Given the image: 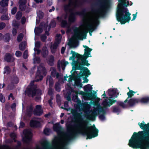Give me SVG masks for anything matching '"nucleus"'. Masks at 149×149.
<instances>
[{"mask_svg":"<svg viewBox=\"0 0 149 149\" xmlns=\"http://www.w3.org/2000/svg\"><path fill=\"white\" fill-rule=\"evenodd\" d=\"M10 69L9 66H6L4 68V73L8 74L10 73Z\"/></svg>","mask_w":149,"mask_h":149,"instance_id":"obj_43","label":"nucleus"},{"mask_svg":"<svg viewBox=\"0 0 149 149\" xmlns=\"http://www.w3.org/2000/svg\"><path fill=\"white\" fill-rule=\"evenodd\" d=\"M14 85L12 83L8 85V89L9 90H12L14 88Z\"/></svg>","mask_w":149,"mask_h":149,"instance_id":"obj_57","label":"nucleus"},{"mask_svg":"<svg viewBox=\"0 0 149 149\" xmlns=\"http://www.w3.org/2000/svg\"><path fill=\"white\" fill-rule=\"evenodd\" d=\"M36 95V96L35 98V100L36 102H38L40 101L41 99V95Z\"/></svg>","mask_w":149,"mask_h":149,"instance_id":"obj_52","label":"nucleus"},{"mask_svg":"<svg viewBox=\"0 0 149 149\" xmlns=\"http://www.w3.org/2000/svg\"><path fill=\"white\" fill-rule=\"evenodd\" d=\"M108 91V94L109 96V98L114 99L117 97L116 95L117 91L116 89H112L111 90L109 89Z\"/></svg>","mask_w":149,"mask_h":149,"instance_id":"obj_15","label":"nucleus"},{"mask_svg":"<svg viewBox=\"0 0 149 149\" xmlns=\"http://www.w3.org/2000/svg\"><path fill=\"white\" fill-rule=\"evenodd\" d=\"M12 58V55L9 53L6 54L4 57V59L7 62H10Z\"/></svg>","mask_w":149,"mask_h":149,"instance_id":"obj_31","label":"nucleus"},{"mask_svg":"<svg viewBox=\"0 0 149 149\" xmlns=\"http://www.w3.org/2000/svg\"><path fill=\"white\" fill-rule=\"evenodd\" d=\"M5 100L4 96L2 93H0V101L2 103H4Z\"/></svg>","mask_w":149,"mask_h":149,"instance_id":"obj_51","label":"nucleus"},{"mask_svg":"<svg viewBox=\"0 0 149 149\" xmlns=\"http://www.w3.org/2000/svg\"><path fill=\"white\" fill-rule=\"evenodd\" d=\"M53 130L54 131L56 132L58 134L60 133L62 128L59 123H56L53 125Z\"/></svg>","mask_w":149,"mask_h":149,"instance_id":"obj_26","label":"nucleus"},{"mask_svg":"<svg viewBox=\"0 0 149 149\" xmlns=\"http://www.w3.org/2000/svg\"><path fill=\"white\" fill-rule=\"evenodd\" d=\"M126 0H118L119 2L118 5L116 12V18L117 21L120 22L121 24H125L128 22L131 19V14L126 7L127 6Z\"/></svg>","mask_w":149,"mask_h":149,"instance_id":"obj_3","label":"nucleus"},{"mask_svg":"<svg viewBox=\"0 0 149 149\" xmlns=\"http://www.w3.org/2000/svg\"><path fill=\"white\" fill-rule=\"evenodd\" d=\"M49 129L48 128L45 129L44 130V133L45 135H48V133L49 132Z\"/></svg>","mask_w":149,"mask_h":149,"instance_id":"obj_63","label":"nucleus"},{"mask_svg":"<svg viewBox=\"0 0 149 149\" xmlns=\"http://www.w3.org/2000/svg\"><path fill=\"white\" fill-rule=\"evenodd\" d=\"M40 62L41 60L39 57H36L34 59V62L35 63H39Z\"/></svg>","mask_w":149,"mask_h":149,"instance_id":"obj_49","label":"nucleus"},{"mask_svg":"<svg viewBox=\"0 0 149 149\" xmlns=\"http://www.w3.org/2000/svg\"><path fill=\"white\" fill-rule=\"evenodd\" d=\"M71 53L72 54V55L74 57V58H77L78 61L79 60V59L82 56V55H81L77 53H76L72 50L71 51Z\"/></svg>","mask_w":149,"mask_h":149,"instance_id":"obj_28","label":"nucleus"},{"mask_svg":"<svg viewBox=\"0 0 149 149\" xmlns=\"http://www.w3.org/2000/svg\"><path fill=\"white\" fill-rule=\"evenodd\" d=\"M43 147L41 149H51L49 146V143L47 141H45L42 143Z\"/></svg>","mask_w":149,"mask_h":149,"instance_id":"obj_33","label":"nucleus"},{"mask_svg":"<svg viewBox=\"0 0 149 149\" xmlns=\"http://www.w3.org/2000/svg\"><path fill=\"white\" fill-rule=\"evenodd\" d=\"M43 111L41 105H36V109L33 111V114L35 116H40L42 115Z\"/></svg>","mask_w":149,"mask_h":149,"instance_id":"obj_13","label":"nucleus"},{"mask_svg":"<svg viewBox=\"0 0 149 149\" xmlns=\"http://www.w3.org/2000/svg\"><path fill=\"white\" fill-rule=\"evenodd\" d=\"M40 46V43L39 41H37L35 43V46L37 48H39Z\"/></svg>","mask_w":149,"mask_h":149,"instance_id":"obj_64","label":"nucleus"},{"mask_svg":"<svg viewBox=\"0 0 149 149\" xmlns=\"http://www.w3.org/2000/svg\"><path fill=\"white\" fill-rule=\"evenodd\" d=\"M22 13L20 11H18L16 15V19L17 20L20 19L22 16Z\"/></svg>","mask_w":149,"mask_h":149,"instance_id":"obj_44","label":"nucleus"},{"mask_svg":"<svg viewBox=\"0 0 149 149\" xmlns=\"http://www.w3.org/2000/svg\"><path fill=\"white\" fill-rule=\"evenodd\" d=\"M57 19L59 22H61V26L62 27L65 28L68 26V24L66 20L62 19L61 17L59 16H58L57 17Z\"/></svg>","mask_w":149,"mask_h":149,"instance_id":"obj_19","label":"nucleus"},{"mask_svg":"<svg viewBox=\"0 0 149 149\" xmlns=\"http://www.w3.org/2000/svg\"><path fill=\"white\" fill-rule=\"evenodd\" d=\"M68 61H64L62 60L60 63V61L59 60L58 61L57 67L59 69H60V64L61 65V66L65 67L66 65L68 64Z\"/></svg>","mask_w":149,"mask_h":149,"instance_id":"obj_27","label":"nucleus"},{"mask_svg":"<svg viewBox=\"0 0 149 149\" xmlns=\"http://www.w3.org/2000/svg\"><path fill=\"white\" fill-rule=\"evenodd\" d=\"M54 88L55 90L57 92L60 91V88L59 86V84L58 83H56L55 84Z\"/></svg>","mask_w":149,"mask_h":149,"instance_id":"obj_45","label":"nucleus"},{"mask_svg":"<svg viewBox=\"0 0 149 149\" xmlns=\"http://www.w3.org/2000/svg\"><path fill=\"white\" fill-rule=\"evenodd\" d=\"M53 94V91L52 88L49 89L48 91V95H52Z\"/></svg>","mask_w":149,"mask_h":149,"instance_id":"obj_59","label":"nucleus"},{"mask_svg":"<svg viewBox=\"0 0 149 149\" xmlns=\"http://www.w3.org/2000/svg\"><path fill=\"white\" fill-rule=\"evenodd\" d=\"M28 51L27 50H26L23 53V57L24 59H26L28 58Z\"/></svg>","mask_w":149,"mask_h":149,"instance_id":"obj_47","label":"nucleus"},{"mask_svg":"<svg viewBox=\"0 0 149 149\" xmlns=\"http://www.w3.org/2000/svg\"><path fill=\"white\" fill-rule=\"evenodd\" d=\"M12 34L13 36H15L17 34V29L15 28H13L12 31Z\"/></svg>","mask_w":149,"mask_h":149,"instance_id":"obj_61","label":"nucleus"},{"mask_svg":"<svg viewBox=\"0 0 149 149\" xmlns=\"http://www.w3.org/2000/svg\"><path fill=\"white\" fill-rule=\"evenodd\" d=\"M26 8V5H19V9L21 11H24L25 10Z\"/></svg>","mask_w":149,"mask_h":149,"instance_id":"obj_46","label":"nucleus"},{"mask_svg":"<svg viewBox=\"0 0 149 149\" xmlns=\"http://www.w3.org/2000/svg\"><path fill=\"white\" fill-rule=\"evenodd\" d=\"M24 37V35L22 33H20L18 34L17 37V40L18 42H21Z\"/></svg>","mask_w":149,"mask_h":149,"instance_id":"obj_39","label":"nucleus"},{"mask_svg":"<svg viewBox=\"0 0 149 149\" xmlns=\"http://www.w3.org/2000/svg\"><path fill=\"white\" fill-rule=\"evenodd\" d=\"M9 0H2L0 1V5L2 7L7 6L8 5Z\"/></svg>","mask_w":149,"mask_h":149,"instance_id":"obj_34","label":"nucleus"},{"mask_svg":"<svg viewBox=\"0 0 149 149\" xmlns=\"http://www.w3.org/2000/svg\"><path fill=\"white\" fill-rule=\"evenodd\" d=\"M26 0H19V5H26Z\"/></svg>","mask_w":149,"mask_h":149,"instance_id":"obj_54","label":"nucleus"},{"mask_svg":"<svg viewBox=\"0 0 149 149\" xmlns=\"http://www.w3.org/2000/svg\"><path fill=\"white\" fill-rule=\"evenodd\" d=\"M99 118L102 120H104L105 119V116L104 114H101L99 116Z\"/></svg>","mask_w":149,"mask_h":149,"instance_id":"obj_60","label":"nucleus"},{"mask_svg":"<svg viewBox=\"0 0 149 149\" xmlns=\"http://www.w3.org/2000/svg\"><path fill=\"white\" fill-rule=\"evenodd\" d=\"M23 133L24 136L22 138L23 141L27 144H29L31 141L33 137V134L29 130H24Z\"/></svg>","mask_w":149,"mask_h":149,"instance_id":"obj_10","label":"nucleus"},{"mask_svg":"<svg viewBox=\"0 0 149 149\" xmlns=\"http://www.w3.org/2000/svg\"><path fill=\"white\" fill-rule=\"evenodd\" d=\"M61 38H56L55 39V41L54 42V43L58 45L61 42Z\"/></svg>","mask_w":149,"mask_h":149,"instance_id":"obj_58","label":"nucleus"},{"mask_svg":"<svg viewBox=\"0 0 149 149\" xmlns=\"http://www.w3.org/2000/svg\"><path fill=\"white\" fill-rule=\"evenodd\" d=\"M15 54L17 57H19L22 56V53L19 51H17L15 52Z\"/></svg>","mask_w":149,"mask_h":149,"instance_id":"obj_55","label":"nucleus"},{"mask_svg":"<svg viewBox=\"0 0 149 149\" xmlns=\"http://www.w3.org/2000/svg\"><path fill=\"white\" fill-rule=\"evenodd\" d=\"M86 26L88 29H89L88 32L90 35L92 36V32L96 29V27L95 26L93 25L92 24H87Z\"/></svg>","mask_w":149,"mask_h":149,"instance_id":"obj_20","label":"nucleus"},{"mask_svg":"<svg viewBox=\"0 0 149 149\" xmlns=\"http://www.w3.org/2000/svg\"><path fill=\"white\" fill-rule=\"evenodd\" d=\"M119 104L120 106L122 107L123 108H125L127 107V105L125 104L123 102H120Z\"/></svg>","mask_w":149,"mask_h":149,"instance_id":"obj_62","label":"nucleus"},{"mask_svg":"<svg viewBox=\"0 0 149 149\" xmlns=\"http://www.w3.org/2000/svg\"><path fill=\"white\" fill-rule=\"evenodd\" d=\"M19 81L18 77L16 76H14L11 79V83L13 84H17Z\"/></svg>","mask_w":149,"mask_h":149,"instance_id":"obj_35","label":"nucleus"},{"mask_svg":"<svg viewBox=\"0 0 149 149\" xmlns=\"http://www.w3.org/2000/svg\"><path fill=\"white\" fill-rule=\"evenodd\" d=\"M47 38V36L45 34L42 35L40 36L41 41L43 42H45Z\"/></svg>","mask_w":149,"mask_h":149,"instance_id":"obj_48","label":"nucleus"},{"mask_svg":"<svg viewBox=\"0 0 149 149\" xmlns=\"http://www.w3.org/2000/svg\"><path fill=\"white\" fill-rule=\"evenodd\" d=\"M136 92L133 91L132 90H130L129 92L127 93V95H128V97L127 99L125 100L124 101V103H126L127 102H128L129 100H130L134 95V94L136 93Z\"/></svg>","mask_w":149,"mask_h":149,"instance_id":"obj_22","label":"nucleus"},{"mask_svg":"<svg viewBox=\"0 0 149 149\" xmlns=\"http://www.w3.org/2000/svg\"><path fill=\"white\" fill-rule=\"evenodd\" d=\"M73 0H69L68 3L65 5L64 9L65 12H69L70 14L68 17L69 21L71 23L74 22L76 20V16L79 15L83 17L82 21L84 24L88 23L89 19L85 17L87 16V11L86 8L83 9L81 11H77L74 13L73 12V10L71 8L73 6Z\"/></svg>","mask_w":149,"mask_h":149,"instance_id":"obj_4","label":"nucleus"},{"mask_svg":"<svg viewBox=\"0 0 149 149\" xmlns=\"http://www.w3.org/2000/svg\"><path fill=\"white\" fill-rule=\"evenodd\" d=\"M47 81H49V84L50 86L52 85L53 83V79L51 76H47Z\"/></svg>","mask_w":149,"mask_h":149,"instance_id":"obj_42","label":"nucleus"},{"mask_svg":"<svg viewBox=\"0 0 149 149\" xmlns=\"http://www.w3.org/2000/svg\"><path fill=\"white\" fill-rule=\"evenodd\" d=\"M106 98H107L109 100V101H108L107 100H105L104 101L103 103V105L104 107L107 106L110 107L113 104L117 102L116 100H114V99H111L110 98L109 99V97H106Z\"/></svg>","mask_w":149,"mask_h":149,"instance_id":"obj_14","label":"nucleus"},{"mask_svg":"<svg viewBox=\"0 0 149 149\" xmlns=\"http://www.w3.org/2000/svg\"><path fill=\"white\" fill-rule=\"evenodd\" d=\"M75 33H77V38L78 39L81 40H82V39L79 38V36L82 35L83 36L84 38H86V33H88V31H85L84 32L82 33H81L79 32V29L78 28L76 27L75 29L74 30Z\"/></svg>","mask_w":149,"mask_h":149,"instance_id":"obj_17","label":"nucleus"},{"mask_svg":"<svg viewBox=\"0 0 149 149\" xmlns=\"http://www.w3.org/2000/svg\"><path fill=\"white\" fill-rule=\"evenodd\" d=\"M6 26L5 23L1 22H0V30H1L4 28Z\"/></svg>","mask_w":149,"mask_h":149,"instance_id":"obj_56","label":"nucleus"},{"mask_svg":"<svg viewBox=\"0 0 149 149\" xmlns=\"http://www.w3.org/2000/svg\"><path fill=\"white\" fill-rule=\"evenodd\" d=\"M88 2V0H82V1H79L78 0H75V2H73V6L75 7H78L81 6L83 3Z\"/></svg>","mask_w":149,"mask_h":149,"instance_id":"obj_23","label":"nucleus"},{"mask_svg":"<svg viewBox=\"0 0 149 149\" xmlns=\"http://www.w3.org/2000/svg\"><path fill=\"white\" fill-rule=\"evenodd\" d=\"M88 58V56L86 57L82 55L79 59V60L81 61V62L77 61L75 67H72V69L71 72L73 70H80L81 71L79 73V77H81L85 76L86 77H88L91 74L90 71L86 67L82 66L85 65L89 66L90 65V64L88 63V61L86 60Z\"/></svg>","mask_w":149,"mask_h":149,"instance_id":"obj_5","label":"nucleus"},{"mask_svg":"<svg viewBox=\"0 0 149 149\" xmlns=\"http://www.w3.org/2000/svg\"><path fill=\"white\" fill-rule=\"evenodd\" d=\"M42 93L41 90L39 88H26L25 94L29 97L33 98L36 95H42Z\"/></svg>","mask_w":149,"mask_h":149,"instance_id":"obj_9","label":"nucleus"},{"mask_svg":"<svg viewBox=\"0 0 149 149\" xmlns=\"http://www.w3.org/2000/svg\"><path fill=\"white\" fill-rule=\"evenodd\" d=\"M30 126L32 127H38L40 126V122L36 120H31L30 123Z\"/></svg>","mask_w":149,"mask_h":149,"instance_id":"obj_18","label":"nucleus"},{"mask_svg":"<svg viewBox=\"0 0 149 149\" xmlns=\"http://www.w3.org/2000/svg\"><path fill=\"white\" fill-rule=\"evenodd\" d=\"M47 62L49 65L51 66H52L54 65V57L53 55H50L48 59H47Z\"/></svg>","mask_w":149,"mask_h":149,"instance_id":"obj_21","label":"nucleus"},{"mask_svg":"<svg viewBox=\"0 0 149 149\" xmlns=\"http://www.w3.org/2000/svg\"><path fill=\"white\" fill-rule=\"evenodd\" d=\"M113 112L114 113H119L120 111V108L117 106H114L112 107Z\"/></svg>","mask_w":149,"mask_h":149,"instance_id":"obj_41","label":"nucleus"},{"mask_svg":"<svg viewBox=\"0 0 149 149\" xmlns=\"http://www.w3.org/2000/svg\"><path fill=\"white\" fill-rule=\"evenodd\" d=\"M10 39V34L9 33H6L4 35V41L6 42H9Z\"/></svg>","mask_w":149,"mask_h":149,"instance_id":"obj_37","label":"nucleus"},{"mask_svg":"<svg viewBox=\"0 0 149 149\" xmlns=\"http://www.w3.org/2000/svg\"><path fill=\"white\" fill-rule=\"evenodd\" d=\"M110 0H98V5L99 8L94 9L92 8V11L97 13L100 15L103 14L108 8L110 3Z\"/></svg>","mask_w":149,"mask_h":149,"instance_id":"obj_7","label":"nucleus"},{"mask_svg":"<svg viewBox=\"0 0 149 149\" xmlns=\"http://www.w3.org/2000/svg\"><path fill=\"white\" fill-rule=\"evenodd\" d=\"M74 117H76L81 121H83V125L81 126L80 124H75V127L81 128L82 127L84 129L88 130V131L81 132L78 131L74 133L72 132L70 130L67 128V131L65 133V135L66 137L65 141L67 143L69 142L75 138L79 134H81L83 135H86L87 137L86 139H91L97 136L98 135V130L97 129L95 125L94 124L92 126H88L87 125L88 122L86 120H83V118L80 113L76 112L73 115Z\"/></svg>","mask_w":149,"mask_h":149,"instance_id":"obj_1","label":"nucleus"},{"mask_svg":"<svg viewBox=\"0 0 149 149\" xmlns=\"http://www.w3.org/2000/svg\"><path fill=\"white\" fill-rule=\"evenodd\" d=\"M56 23L54 20H52L50 23V24L48 25V27L49 29V31H50L51 27L52 28H54L56 26Z\"/></svg>","mask_w":149,"mask_h":149,"instance_id":"obj_32","label":"nucleus"},{"mask_svg":"<svg viewBox=\"0 0 149 149\" xmlns=\"http://www.w3.org/2000/svg\"><path fill=\"white\" fill-rule=\"evenodd\" d=\"M49 52L46 46L43 47L41 52L42 57L44 58H46Z\"/></svg>","mask_w":149,"mask_h":149,"instance_id":"obj_25","label":"nucleus"},{"mask_svg":"<svg viewBox=\"0 0 149 149\" xmlns=\"http://www.w3.org/2000/svg\"><path fill=\"white\" fill-rule=\"evenodd\" d=\"M101 111H100L99 109H98L93 110L91 114L90 115L89 114V113H90L89 111H88V113L87 112H85V113L86 114L85 115V117H86L87 119L88 120H94L95 119V116L97 115V111L98 112L100 111V112L103 113L105 112V111L103 108H101Z\"/></svg>","mask_w":149,"mask_h":149,"instance_id":"obj_12","label":"nucleus"},{"mask_svg":"<svg viewBox=\"0 0 149 149\" xmlns=\"http://www.w3.org/2000/svg\"><path fill=\"white\" fill-rule=\"evenodd\" d=\"M139 103L143 104L149 103V96L143 97L140 99L133 98L129 100L128 102V104L130 107H133Z\"/></svg>","mask_w":149,"mask_h":149,"instance_id":"obj_8","label":"nucleus"},{"mask_svg":"<svg viewBox=\"0 0 149 149\" xmlns=\"http://www.w3.org/2000/svg\"><path fill=\"white\" fill-rule=\"evenodd\" d=\"M37 13L39 19H42L44 17V13L42 11L39 10L38 12H37Z\"/></svg>","mask_w":149,"mask_h":149,"instance_id":"obj_40","label":"nucleus"},{"mask_svg":"<svg viewBox=\"0 0 149 149\" xmlns=\"http://www.w3.org/2000/svg\"><path fill=\"white\" fill-rule=\"evenodd\" d=\"M26 44V42L25 41H24L22 42L19 45V49L21 51L24 50L25 49Z\"/></svg>","mask_w":149,"mask_h":149,"instance_id":"obj_30","label":"nucleus"},{"mask_svg":"<svg viewBox=\"0 0 149 149\" xmlns=\"http://www.w3.org/2000/svg\"><path fill=\"white\" fill-rule=\"evenodd\" d=\"M33 107L32 105H30L27 107L26 109V115L29 117H31L33 114Z\"/></svg>","mask_w":149,"mask_h":149,"instance_id":"obj_24","label":"nucleus"},{"mask_svg":"<svg viewBox=\"0 0 149 149\" xmlns=\"http://www.w3.org/2000/svg\"><path fill=\"white\" fill-rule=\"evenodd\" d=\"M84 92L83 91H80L79 93L77 91H76V95L75 96V98H78L77 94H79L81 95L83 97L85 100H90L93 98L94 97L97 96V95H95L96 92L94 91H92V87L90 84H88L85 86L84 87Z\"/></svg>","mask_w":149,"mask_h":149,"instance_id":"obj_6","label":"nucleus"},{"mask_svg":"<svg viewBox=\"0 0 149 149\" xmlns=\"http://www.w3.org/2000/svg\"><path fill=\"white\" fill-rule=\"evenodd\" d=\"M40 26H42L44 29L45 31V35L49 36V29H48V30H47V28L48 27V22L45 23V22H43L40 23Z\"/></svg>","mask_w":149,"mask_h":149,"instance_id":"obj_16","label":"nucleus"},{"mask_svg":"<svg viewBox=\"0 0 149 149\" xmlns=\"http://www.w3.org/2000/svg\"><path fill=\"white\" fill-rule=\"evenodd\" d=\"M46 73V70L45 68L42 66H39L36 73V77L38 78V79H37V81L42 80L43 76H45Z\"/></svg>","mask_w":149,"mask_h":149,"instance_id":"obj_11","label":"nucleus"},{"mask_svg":"<svg viewBox=\"0 0 149 149\" xmlns=\"http://www.w3.org/2000/svg\"><path fill=\"white\" fill-rule=\"evenodd\" d=\"M56 69L54 68L51 72V75L52 77H56Z\"/></svg>","mask_w":149,"mask_h":149,"instance_id":"obj_50","label":"nucleus"},{"mask_svg":"<svg viewBox=\"0 0 149 149\" xmlns=\"http://www.w3.org/2000/svg\"><path fill=\"white\" fill-rule=\"evenodd\" d=\"M140 127L143 130L139 131L138 133L134 132L131 139L129 140V146L133 148H140L142 146V141L147 143V147L149 148V123L147 124L139 123Z\"/></svg>","mask_w":149,"mask_h":149,"instance_id":"obj_2","label":"nucleus"},{"mask_svg":"<svg viewBox=\"0 0 149 149\" xmlns=\"http://www.w3.org/2000/svg\"><path fill=\"white\" fill-rule=\"evenodd\" d=\"M17 8L16 7H14L11 10V13L12 14H15L17 12Z\"/></svg>","mask_w":149,"mask_h":149,"instance_id":"obj_53","label":"nucleus"},{"mask_svg":"<svg viewBox=\"0 0 149 149\" xmlns=\"http://www.w3.org/2000/svg\"><path fill=\"white\" fill-rule=\"evenodd\" d=\"M27 88H37L38 87L37 84H34V81H31L30 83Z\"/></svg>","mask_w":149,"mask_h":149,"instance_id":"obj_38","label":"nucleus"},{"mask_svg":"<svg viewBox=\"0 0 149 149\" xmlns=\"http://www.w3.org/2000/svg\"><path fill=\"white\" fill-rule=\"evenodd\" d=\"M43 28L40 27H38L36 29H35L34 32L35 34L39 36L40 33H42L43 31Z\"/></svg>","mask_w":149,"mask_h":149,"instance_id":"obj_29","label":"nucleus"},{"mask_svg":"<svg viewBox=\"0 0 149 149\" xmlns=\"http://www.w3.org/2000/svg\"><path fill=\"white\" fill-rule=\"evenodd\" d=\"M92 49L91 48H90L89 47L86 50H84V55L83 56L89 57V55L90 54V53L91 51L92 50Z\"/></svg>","mask_w":149,"mask_h":149,"instance_id":"obj_36","label":"nucleus"}]
</instances>
